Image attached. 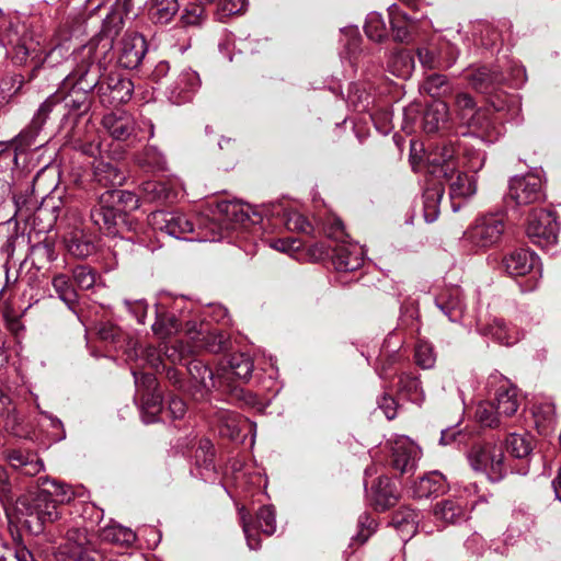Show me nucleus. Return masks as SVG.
Returning <instances> with one entry per match:
<instances>
[{"label": "nucleus", "instance_id": "obj_1", "mask_svg": "<svg viewBox=\"0 0 561 561\" xmlns=\"http://www.w3.org/2000/svg\"><path fill=\"white\" fill-rule=\"evenodd\" d=\"M37 485L38 491L26 504L25 511L27 516L37 520L42 531L45 534L47 525H51L60 519L59 505L73 500L76 492L71 485L49 477H39Z\"/></svg>", "mask_w": 561, "mask_h": 561}, {"label": "nucleus", "instance_id": "obj_2", "mask_svg": "<svg viewBox=\"0 0 561 561\" xmlns=\"http://www.w3.org/2000/svg\"><path fill=\"white\" fill-rule=\"evenodd\" d=\"M453 108L459 125L467 129L463 135L473 136L484 142H494L499 139L500 128L492 122L485 108L477 106L469 93L458 92Z\"/></svg>", "mask_w": 561, "mask_h": 561}, {"label": "nucleus", "instance_id": "obj_3", "mask_svg": "<svg viewBox=\"0 0 561 561\" xmlns=\"http://www.w3.org/2000/svg\"><path fill=\"white\" fill-rule=\"evenodd\" d=\"M45 537L50 543H57L64 537L65 542L58 547L59 552L72 561H103V554L96 549L84 527L60 524L48 529Z\"/></svg>", "mask_w": 561, "mask_h": 561}, {"label": "nucleus", "instance_id": "obj_4", "mask_svg": "<svg viewBox=\"0 0 561 561\" xmlns=\"http://www.w3.org/2000/svg\"><path fill=\"white\" fill-rule=\"evenodd\" d=\"M466 80L477 92L488 95L489 104L497 112L507 107V102L513 101L505 93L497 92V87L505 81V76L497 68L480 66L470 69Z\"/></svg>", "mask_w": 561, "mask_h": 561}, {"label": "nucleus", "instance_id": "obj_5", "mask_svg": "<svg viewBox=\"0 0 561 561\" xmlns=\"http://www.w3.org/2000/svg\"><path fill=\"white\" fill-rule=\"evenodd\" d=\"M468 459L473 470L483 472L492 482L502 480L507 472L501 444L492 442L477 444L469 451Z\"/></svg>", "mask_w": 561, "mask_h": 561}, {"label": "nucleus", "instance_id": "obj_6", "mask_svg": "<svg viewBox=\"0 0 561 561\" xmlns=\"http://www.w3.org/2000/svg\"><path fill=\"white\" fill-rule=\"evenodd\" d=\"M505 231L503 217L500 215H483L465 231L462 241L471 250L479 251L495 245Z\"/></svg>", "mask_w": 561, "mask_h": 561}, {"label": "nucleus", "instance_id": "obj_7", "mask_svg": "<svg viewBox=\"0 0 561 561\" xmlns=\"http://www.w3.org/2000/svg\"><path fill=\"white\" fill-rule=\"evenodd\" d=\"M559 226L554 214L546 209L534 210L528 219L526 233L533 243L545 249L558 240Z\"/></svg>", "mask_w": 561, "mask_h": 561}, {"label": "nucleus", "instance_id": "obj_8", "mask_svg": "<svg viewBox=\"0 0 561 561\" xmlns=\"http://www.w3.org/2000/svg\"><path fill=\"white\" fill-rule=\"evenodd\" d=\"M458 56L459 49L446 37H439L436 44L417 49L419 60L427 69L450 68L456 62Z\"/></svg>", "mask_w": 561, "mask_h": 561}, {"label": "nucleus", "instance_id": "obj_9", "mask_svg": "<svg viewBox=\"0 0 561 561\" xmlns=\"http://www.w3.org/2000/svg\"><path fill=\"white\" fill-rule=\"evenodd\" d=\"M240 519L245 535L248 547L251 550L260 548V537L256 529L260 528L265 535H273L276 530V516L273 506H262L256 514V524L253 525L244 508L240 510Z\"/></svg>", "mask_w": 561, "mask_h": 561}, {"label": "nucleus", "instance_id": "obj_10", "mask_svg": "<svg viewBox=\"0 0 561 561\" xmlns=\"http://www.w3.org/2000/svg\"><path fill=\"white\" fill-rule=\"evenodd\" d=\"M507 197L516 205L540 202L543 198L541 179L536 174L512 178Z\"/></svg>", "mask_w": 561, "mask_h": 561}, {"label": "nucleus", "instance_id": "obj_11", "mask_svg": "<svg viewBox=\"0 0 561 561\" xmlns=\"http://www.w3.org/2000/svg\"><path fill=\"white\" fill-rule=\"evenodd\" d=\"M134 84L119 73H110L99 87V96L106 106H117L130 100Z\"/></svg>", "mask_w": 561, "mask_h": 561}, {"label": "nucleus", "instance_id": "obj_12", "mask_svg": "<svg viewBox=\"0 0 561 561\" xmlns=\"http://www.w3.org/2000/svg\"><path fill=\"white\" fill-rule=\"evenodd\" d=\"M149 222L154 229L176 239H185V236L194 230V225L187 216L178 211H153L149 216Z\"/></svg>", "mask_w": 561, "mask_h": 561}, {"label": "nucleus", "instance_id": "obj_13", "mask_svg": "<svg viewBox=\"0 0 561 561\" xmlns=\"http://www.w3.org/2000/svg\"><path fill=\"white\" fill-rule=\"evenodd\" d=\"M185 332L193 344L194 351L205 350L210 353L217 354L227 348L228 340L225 334L219 332H210L204 324L187 321L185 324Z\"/></svg>", "mask_w": 561, "mask_h": 561}, {"label": "nucleus", "instance_id": "obj_14", "mask_svg": "<svg viewBox=\"0 0 561 561\" xmlns=\"http://www.w3.org/2000/svg\"><path fill=\"white\" fill-rule=\"evenodd\" d=\"M201 87L198 73L191 69H182L168 88V96L174 104L186 103L192 100L193 95Z\"/></svg>", "mask_w": 561, "mask_h": 561}, {"label": "nucleus", "instance_id": "obj_15", "mask_svg": "<svg viewBox=\"0 0 561 561\" xmlns=\"http://www.w3.org/2000/svg\"><path fill=\"white\" fill-rule=\"evenodd\" d=\"M449 185V197L453 201L451 207L454 211L461 208L462 201H467L477 193V179L456 169L450 175H443Z\"/></svg>", "mask_w": 561, "mask_h": 561}, {"label": "nucleus", "instance_id": "obj_16", "mask_svg": "<svg viewBox=\"0 0 561 561\" xmlns=\"http://www.w3.org/2000/svg\"><path fill=\"white\" fill-rule=\"evenodd\" d=\"M8 465L20 474L35 477L44 470V462L35 451L24 448H8L3 451Z\"/></svg>", "mask_w": 561, "mask_h": 561}, {"label": "nucleus", "instance_id": "obj_17", "mask_svg": "<svg viewBox=\"0 0 561 561\" xmlns=\"http://www.w3.org/2000/svg\"><path fill=\"white\" fill-rule=\"evenodd\" d=\"M101 65L93 61L83 60L82 64L65 79L64 85H72L77 90L92 92L94 89L99 92L101 84Z\"/></svg>", "mask_w": 561, "mask_h": 561}, {"label": "nucleus", "instance_id": "obj_18", "mask_svg": "<svg viewBox=\"0 0 561 561\" xmlns=\"http://www.w3.org/2000/svg\"><path fill=\"white\" fill-rule=\"evenodd\" d=\"M431 173L440 178L450 175L457 169L456 148L450 142L436 144L427 154Z\"/></svg>", "mask_w": 561, "mask_h": 561}, {"label": "nucleus", "instance_id": "obj_19", "mask_svg": "<svg viewBox=\"0 0 561 561\" xmlns=\"http://www.w3.org/2000/svg\"><path fill=\"white\" fill-rule=\"evenodd\" d=\"M390 444L393 468L401 473L411 472L420 456L419 447L407 436H398Z\"/></svg>", "mask_w": 561, "mask_h": 561}, {"label": "nucleus", "instance_id": "obj_20", "mask_svg": "<svg viewBox=\"0 0 561 561\" xmlns=\"http://www.w3.org/2000/svg\"><path fill=\"white\" fill-rule=\"evenodd\" d=\"M147 53V42L141 34L125 35L121 42L118 64L125 69L137 68Z\"/></svg>", "mask_w": 561, "mask_h": 561}, {"label": "nucleus", "instance_id": "obj_21", "mask_svg": "<svg viewBox=\"0 0 561 561\" xmlns=\"http://www.w3.org/2000/svg\"><path fill=\"white\" fill-rule=\"evenodd\" d=\"M111 195L101 194L98 203L91 209V220L103 232L114 234L117 219L121 217L117 206L110 201Z\"/></svg>", "mask_w": 561, "mask_h": 561}, {"label": "nucleus", "instance_id": "obj_22", "mask_svg": "<svg viewBox=\"0 0 561 561\" xmlns=\"http://www.w3.org/2000/svg\"><path fill=\"white\" fill-rule=\"evenodd\" d=\"M92 179L99 185L113 190L125 183V172L112 160L95 159L92 163Z\"/></svg>", "mask_w": 561, "mask_h": 561}, {"label": "nucleus", "instance_id": "obj_23", "mask_svg": "<svg viewBox=\"0 0 561 561\" xmlns=\"http://www.w3.org/2000/svg\"><path fill=\"white\" fill-rule=\"evenodd\" d=\"M500 382L495 391L494 405L497 414L505 417L512 416L518 409L517 390L502 376H491L489 385Z\"/></svg>", "mask_w": 561, "mask_h": 561}, {"label": "nucleus", "instance_id": "obj_24", "mask_svg": "<svg viewBox=\"0 0 561 561\" xmlns=\"http://www.w3.org/2000/svg\"><path fill=\"white\" fill-rule=\"evenodd\" d=\"M364 263V254L360 247L351 243H339L333 249L332 264L339 272H352L358 270Z\"/></svg>", "mask_w": 561, "mask_h": 561}, {"label": "nucleus", "instance_id": "obj_25", "mask_svg": "<svg viewBox=\"0 0 561 561\" xmlns=\"http://www.w3.org/2000/svg\"><path fill=\"white\" fill-rule=\"evenodd\" d=\"M219 423V432L222 436L230 439H239L244 430L253 432L255 435L256 424L248 419L240 416L238 413L229 410H220L217 413Z\"/></svg>", "mask_w": 561, "mask_h": 561}, {"label": "nucleus", "instance_id": "obj_26", "mask_svg": "<svg viewBox=\"0 0 561 561\" xmlns=\"http://www.w3.org/2000/svg\"><path fill=\"white\" fill-rule=\"evenodd\" d=\"M102 125L114 139L119 141H125L135 134V119L124 111L104 115Z\"/></svg>", "mask_w": 561, "mask_h": 561}, {"label": "nucleus", "instance_id": "obj_27", "mask_svg": "<svg viewBox=\"0 0 561 561\" xmlns=\"http://www.w3.org/2000/svg\"><path fill=\"white\" fill-rule=\"evenodd\" d=\"M538 257L535 253L516 249L503 257V267L505 272L513 277L524 276L534 270Z\"/></svg>", "mask_w": 561, "mask_h": 561}, {"label": "nucleus", "instance_id": "obj_28", "mask_svg": "<svg viewBox=\"0 0 561 561\" xmlns=\"http://www.w3.org/2000/svg\"><path fill=\"white\" fill-rule=\"evenodd\" d=\"M435 302L437 308H439L451 322H457L462 319L466 306L462 290L459 287L447 289L435 299Z\"/></svg>", "mask_w": 561, "mask_h": 561}, {"label": "nucleus", "instance_id": "obj_29", "mask_svg": "<svg viewBox=\"0 0 561 561\" xmlns=\"http://www.w3.org/2000/svg\"><path fill=\"white\" fill-rule=\"evenodd\" d=\"M186 370L193 387L201 392V397L204 396V392L216 388L220 382V379L215 377L213 370L199 359L190 360Z\"/></svg>", "mask_w": 561, "mask_h": 561}, {"label": "nucleus", "instance_id": "obj_30", "mask_svg": "<svg viewBox=\"0 0 561 561\" xmlns=\"http://www.w3.org/2000/svg\"><path fill=\"white\" fill-rule=\"evenodd\" d=\"M399 497L398 490L387 477H380L377 483L371 486V504L380 511L393 506Z\"/></svg>", "mask_w": 561, "mask_h": 561}, {"label": "nucleus", "instance_id": "obj_31", "mask_svg": "<svg viewBox=\"0 0 561 561\" xmlns=\"http://www.w3.org/2000/svg\"><path fill=\"white\" fill-rule=\"evenodd\" d=\"M179 9V0H148L146 3L148 19L156 25L170 23Z\"/></svg>", "mask_w": 561, "mask_h": 561}, {"label": "nucleus", "instance_id": "obj_32", "mask_svg": "<svg viewBox=\"0 0 561 561\" xmlns=\"http://www.w3.org/2000/svg\"><path fill=\"white\" fill-rule=\"evenodd\" d=\"M434 515L446 524H457L466 519L465 503L457 499H446L434 506Z\"/></svg>", "mask_w": 561, "mask_h": 561}, {"label": "nucleus", "instance_id": "obj_33", "mask_svg": "<svg viewBox=\"0 0 561 561\" xmlns=\"http://www.w3.org/2000/svg\"><path fill=\"white\" fill-rule=\"evenodd\" d=\"M182 320L174 312H170L162 305L156 306V321L152 324L154 335L165 339L176 333L181 328Z\"/></svg>", "mask_w": 561, "mask_h": 561}, {"label": "nucleus", "instance_id": "obj_34", "mask_svg": "<svg viewBox=\"0 0 561 561\" xmlns=\"http://www.w3.org/2000/svg\"><path fill=\"white\" fill-rule=\"evenodd\" d=\"M220 220L227 228H233L236 224H244L250 220V209L239 202L224 201L217 205Z\"/></svg>", "mask_w": 561, "mask_h": 561}, {"label": "nucleus", "instance_id": "obj_35", "mask_svg": "<svg viewBox=\"0 0 561 561\" xmlns=\"http://www.w3.org/2000/svg\"><path fill=\"white\" fill-rule=\"evenodd\" d=\"M446 491L447 483L445 477L440 472L433 471L420 479L413 492L416 497L422 499L443 494Z\"/></svg>", "mask_w": 561, "mask_h": 561}, {"label": "nucleus", "instance_id": "obj_36", "mask_svg": "<svg viewBox=\"0 0 561 561\" xmlns=\"http://www.w3.org/2000/svg\"><path fill=\"white\" fill-rule=\"evenodd\" d=\"M478 330L481 334L491 336L503 345H512L519 340L518 332L508 329L500 319H494L492 323L485 325H479Z\"/></svg>", "mask_w": 561, "mask_h": 561}, {"label": "nucleus", "instance_id": "obj_37", "mask_svg": "<svg viewBox=\"0 0 561 561\" xmlns=\"http://www.w3.org/2000/svg\"><path fill=\"white\" fill-rule=\"evenodd\" d=\"M389 16L393 38L398 42H408L411 37L414 22L405 13H401L397 5L389 8Z\"/></svg>", "mask_w": 561, "mask_h": 561}, {"label": "nucleus", "instance_id": "obj_38", "mask_svg": "<svg viewBox=\"0 0 561 561\" xmlns=\"http://www.w3.org/2000/svg\"><path fill=\"white\" fill-rule=\"evenodd\" d=\"M444 195L442 184H433L425 188L423 193V213L426 222H433L439 214V204Z\"/></svg>", "mask_w": 561, "mask_h": 561}, {"label": "nucleus", "instance_id": "obj_39", "mask_svg": "<svg viewBox=\"0 0 561 561\" xmlns=\"http://www.w3.org/2000/svg\"><path fill=\"white\" fill-rule=\"evenodd\" d=\"M449 107L445 102H435L424 113L423 128L426 133H435L447 121Z\"/></svg>", "mask_w": 561, "mask_h": 561}, {"label": "nucleus", "instance_id": "obj_40", "mask_svg": "<svg viewBox=\"0 0 561 561\" xmlns=\"http://www.w3.org/2000/svg\"><path fill=\"white\" fill-rule=\"evenodd\" d=\"M398 392L409 401L421 404L424 401V391L417 377L401 374L398 380Z\"/></svg>", "mask_w": 561, "mask_h": 561}, {"label": "nucleus", "instance_id": "obj_41", "mask_svg": "<svg viewBox=\"0 0 561 561\" xmlns=\"http://www.w3.org/2000/svg\"><path fill=\"white\" fill-rule=\"evenodd\" d=\"M506 450L517 459H524L533 450L531 438L528 434L512 433L505 440Z\"/></svg>", "mask_w": 561, "mask_h": 561}, {"label": "nucleus", "instance_id": "obj_42", "mask_svg": "<svg viewBox=\"0 0 561 561\" xmlns=\"http://www.w3.org/2000/svg\"><path fill=\"white\" fill-rule=\"evenodd\" d=\"M102 539L121 546H131L136 540V534L122 525H110L102 530Z\"/></svg>", "mask_w": 561, "mask_h": 561}, {"label": "nucleus", "instance_id": "obj_43", "mask_svg": "<svg viewBox=\"0 0 561 561\" xmlns=\"http://www.w3.org/2000/svg\"><path fill=\"white\" fill-rule=\"evenodd\" d=\"M53 287L58 297L70 308H72L78 300L77 291L70 280L65 274H58L53 278Z\"/></svg>", "mask_w": 561, "mask_h": 561}, {"label": "nucleus", "instance_id": "obj_44", "mask_svg": "<svg viewBox=\"0 0 561 561\" xmlns=\"http://www.w3.org/2000/svg\"><path fill=\"white\" fill-rule=\"evenodd\" d=\"M105 194L111 195L110 201L117 206L121 215L139 207V198L130 191H122L114 187L113 190H106Z\"/></svg>", "mask_w": 561, "mask_h": 561}, {"label": "nucleus", "instance_id": "obj_45", "mask_svg": "<svg viewBox=\"0 0 561 561\" xmlns=\"http://www.w3.org/2000/svg\"><path fill=\"white\" fill-rule=\"evenodd\" d=\"M65 88L70 89L68 94L61 98V101L65 103V107L79 114L87 112L90 106V92L77 90V88L72 85H65Z\"/></svg>", "mask_w": 561, "mask_h": 561}, {"label": "nucleus", "instance_id": "obj_46", "mask_svg": "<svg viewBox=\"0 0 561 561\" xmlns=\"http://www.w3.org/2000/svg\"><path fill=\"white\" fill-rule=\"evenodd\" d=\"M141 416L145 423H152L161 412V397L156 391L141 393Z\"/></svg>", "mask_w": 561, "mask_h": 561}, {"label": "nucleus", "instance_id": "obj_47", "mask_svg": "<svg viewBox=\"0 0 561 561\" xmlns=\"http://www.w3.org/2000/svg\"><path fill=\"white\" fill-rule=\"evenodd\" d=\"M365 33L374 42H381L387 37L388 31L380 13L371 12L366 18Z\"/></svg>", "mask_w": 561, "mask_h": 561}, {"label": "nucleus", "instance_id": "obj_48", "mask_svg": "<svg viewBox=\"0 0 561 561\" xmlns=\"http://www.w3.org/2000/svg\"><path fill=\"white\" fill-rule=\"evenodd\" d=\"M228 367L231 374L241 380H248L253 371V363L244 354L232 355L228 360Z\"/></svg>", "mask_w": 561, "mask_h": 561}, {"label": "nucleus", "instance_id": "obj_49", "mask_svg": "<svg viewBox=\"0 0 561 561\" xmlns=\"http://www.w3.org/2000/svg\"><path fill=\"white\" fill-rule=\"evenodd\" d=\"M389 67L393 75L408 78L413 71L414 61L410 53L402 50L392 56Z\"/></svg>", "mask_w": 561, "mask_h": 561}, {"label": "nucleus", "instance_id": "obj_50", "mask_svg": "<svg viewBox=\"0 0 561 561\" xmlns=\"http://www.w3.org/2000/svg\"><path fill=\"white\" fill-rule=\"evenodd\" d=\"M417 515L412 510L397 512L392 518L393 526L403 535L412 536L416 530Z\"/></svg>", "mask_w": 561, "mask_h": 561}, {"label": "nucleus", "instance_id": "obj_51", "mask_svg": "<svg viewBox=\"0 0 561 561\" xmlns=\"http://www.w3.org/2000/svg\"><path fill=\"white\" fill-rule=\"evenodd\" d=\"M139 163L152 171L164 170L167 160L164 154L154 146H148L139 156Z\"/></svg>", "mask_w": 561, "mask_h": 561}, {"label": "nucleus", "instance_id": "obj_52", "mask_svg": "<svg viewBox=\"0 0 561 561\" xmlns=\"http://www.w3.org/2000/svg\"><path fill=\"white\" fill-rule=\"evenodd\" d=\"M283 221L286 228L291 231H298L308 234L313 231L310 221L302 214L296 210H285L283 215Z\"/></svg>", "mask_w": 561, "mask_h": 561}, {"label": "nucleus", "instance_id": "obj_53", "mask_svg": "<svg viewBox=\"0 0 561 561\" xmlns=\"http://www.w3.org/2000/svg\"><path fill=\"white\" fill-rule=\"evenodd\" d=\"M43 125L36 124L35 119L32 118L30 125L25 127L15 138L14 142L16 146V149L24 151L28 147L35 144L36 137L38 136L39 131L42 130Z\"/></svg>", "mask_w": 561, "mask_h": 561}, {"label": "nucleus", "instance_id": "obj_54", "mask_svg": "<svg viewBox=\"0 0 561 561\" xmlns=\"http://www.w3.org/2000/svg\"><path fill=\"white\" fill-rule=\"evenodd\" d=\"M72 277L80 289L87 290L95 285L98 274L88 265H78L72 271Z\"/></svg>", "mask_w": 561, "mask_h": 561}, {"label": "nucleus", "instance_id": "obj_55", "mask_svg": "<svg viewBox=\"0 0 561 561\" xmlns=\"http://www.w3.org/2000/svg\"><path fill=\"white\" fill-rule=\"evenodd\" d=\"M478 421L489 427L497 426L501 422V415L497 414L493 402L480 403L476 411Z\"/></svg>", "mask_w": 561, "mask_h": 561}, {"label": "nucleus", "instance_id": "obj_56", "mask_svg": "<svg viewBox=\"0 0 561 561\" xmlns=\"http://www.w3.org/2000/svg\"><path fill=\"white\" fill-rule=\"evenodd\" d=\"M131 374L134 376L135 386L137 388V392L140 394L146 392L156 391L157 380L154 374L151 371H141L138 367L130 368Z\"/></svg>", "mask_w": 561, "mask_h": 561}, {"label": "nucleus", "instance_id": "obj_57", "mask_svg": "<svg viewBox=\"0 0 561 561\" xmlns=\"http://www.w3.org/2000/svg\"><path fill=\"white\" fill-rule=\"evenodd\" d=\"M193 344H184L183 341H176L173 344L164 346V355L171 363H181L186 355L194 353Z\"/></svg>", "mask_w": 561, "mask_h": 561}, {"label": "nucleus", "instance_id": "obj_58", "mask_svg": "<svg viewBox=\"0 0 561 561\" xmlns=\"http://www.w3.org/2000/svg\"><path fill=\"white\" fill-rule=\"evenodd\" d=\"M415 360L422 368H432L436 356L433 346L428 342L420 341L415 347Z\"/></svg>", "mask_w": 561, "mask_h": 561}, {"label": "nucleus", "instance_id": "obj_59", "mask_svg": "<svg viewBox=\"0 0 561 561\" xmlns=\"http://www.w3.org/2000/svg\"><path fill=\"white\" fill-rule=\"evenodd\" d=\"M67 249L73 256L87 257L94 252L95 248L90 241L73 236L67 241Z\"/></svg>", "mask_w": 561, "mask_h": 561}, {"label": "nucleus", "instance_id": "obj_60", "mask_svg": "<svg viewBox=\"0 0 561 561\" xmlns=\"http://www.w3.org/2000/svg\"><path fill=\"white\" fill-rule=\"evenodd\" d=\"M18 501V494L7 472L0 469V502L3 506H11Z\"/></svg>", "mask_w": 561, "mask_h": 561}, {"label": "nucleus", "instance_id": "obj_61", "mask_svg": "<svg viewBox=\"0 0 561 561\" xmlns=\"http://www.w3.org/2000/svg\"><path fill=\"white\" fill-rule=\"evenodd\" d=\"M204 4L198 1V3H190L185 7L182 15L181 22L183 25H198L205 18V9Z\"/></svg>", "mask_w": 561, "mask_h": 561}, {"label": "nucleus", "instance_id": "obj_62", "mask_svg": "<svg viewBox=\"0 0 561 561\" xmlns=\"http://www.w3.org/2000/svg\"><path fill=\"white\" fill-rule=\"evenodd\" d=\"M61 101V96L57 94L49 95L38 107L37 112L33 116V119H35V125L41 124L45 125L47 118L49 117V114L51 113L53 108Z\"/></svg>", "mask_w": 561, "mask_h": 561}, {"label": "nucleus", "instance_id": "obj_63", "mask_svg": "<svg viewBox=\"0 0 561 561\" xmlns=\"http://www.w3.org/2000/svg\"><path fill=\"white\" fill-rule=\"evenodd\" d=\"M424 90L432 96H439L447 90L446 76L440 73L431 75L424 83Z\"/></svg>", "mask_w": 561, "mask_h": 561}, {"label": "nucleus", "instance_id": "obj_64", "mask_svg": "<svg viewBox=\"0 0 561 561\" xmlns=\"http://www.w3.org/2000/svg\"><path fill=\"white\" fill-rule=\"evenodd\" d=\"M125 309L137 320L144 323L148 310V304L144 299H124Z\"/></svg>", "mask_w": 561, "mask_h": 561}]
</instances>
